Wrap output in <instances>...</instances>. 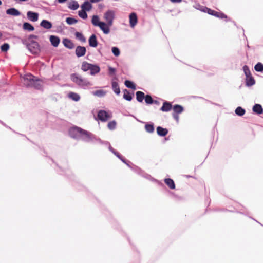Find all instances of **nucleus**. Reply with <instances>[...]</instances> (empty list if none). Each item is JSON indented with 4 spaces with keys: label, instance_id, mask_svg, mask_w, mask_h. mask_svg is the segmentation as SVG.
Instances as JSON below:
<instances>
[{
    "label": "nucleus",
    "instance_id": "nucleus-1",
    "mask_svg": "<svg viewBox=\"0 0 263 263\" xmlns=\"http://www.w3.org/2000/svg\"><path fill=\"white\" fill-rule=\"evenodd\" d=\"M69 134L71 137L76 139L81 138L86 142H89L97 140L101 142L100 139H97L92 134L79 127H75L71 128L69 130Z\"/></svg>",
    "mask_w": 263,
    "mask_h": 263
},
{
    "label": "nucleus",
    "instance_id": "nucleus-2",
    "mask_svg": "<svg viewBox=\"0 0 263 263\" xmlns=\"http://www.w3.org/2000/svg\"><path fill=\"white\" fill-rule=\"evenodd\" d=\"M23 83L26 87H33L36 89H41L43 82L30 73L25 74L23 78Z\"/></svg>",
    "mask_w": 263,
    "mask_h": 263
},
{
    "label": "nucleus",
    "instance_id": "nucleus-3",
    "mask_svg": "<svg viewBox=\"0 0 263 263\" xmlns=\"http://www.w3.org/2000/svg\"><path fill=\"white\" fill-rule=\"evenodd\" d=\"M70 78L73 82L84 89H86L92 85L91 83L87 79L83 78L77 73L71 74Z\"/></svg>",
    "mask_w": 263,
    "mask_h": 263
},
{
    "label": "nucleus",
    "instance_id": "nucleus-4",
    "mask_svg": "<svg viewBox=\"0 0 263 263\" xmlns=\"http://www.w3.org/2000/svg\"><path fill=\"white\" fill-rule=\"evenodd\" d=\"M92 24L95 26H98L104 34H107L110 32V29L106 23L103 22H100L98 15H93L91 20Z\"/></svg>",
    "mask_w": 263,
    "mask_h": 263
},
{
    "label": "nucleus",
    "instance_id": "nucleus-5",
    "mask_svg": "<svg viewBox=\"0 0 263 263\" xmlns=\"http://www.w3.org/2000/svg\"><path fill=\"white\" fill-rule=\"evenodd\" d=\"M23 43L32 54H37L40 52V48L37 42L35 41L27 42V40H24L23 41Z\"/></svg>",
    "mask_w": 263,
    "mask_h": 263
},
{
    "label": "nucleus",
    "instance_id": "nucleus-6",
    "mask_svg": "<svg viewBox=\"0 0 263 263\" xmlns=\"http://www.w3.org/2000/svg\"><path fill=\"white\" fill-rule=\"evenodd\" d=\"M115 11L110 9L107 10L104 13L103 18L106 22L105 23L107 25L108 28L110 29V27L112 25L114 20L115 18Z\"/></svg>",
    "mask_w": 263,
    "mask_h": 263
},
{
    "label": "nucleus",
    "instance_id": "nucleus-7",
    "mask_svg": "<svg viewBox=\"0 0 263 263\" xmlns=\"http://www.w3.org/2000/svg\"><path fill=\"white\" fill-rule=\"evenodd\" d=\"M111 113L105 110H100L98 113V117L101 121L105 122L111 118Z\"/></svg>",
    "mask_w": 263,
    "mask_h": 263
},
{
    "label": "nucleus",
    "instance_id": "nucleus-8",
    "mask_svg": "<svg viewBox=\"0 0 263 263\" xmlns=\"http://www.w3.org/2000/svg\"><path fill=\"white\" fill-rule=\"evenodd\" d=\"M129 24L132 28H134L138 22L137 16L136 13L133 12L129 16Z\"/></svg>",
    "mask_w": 263,
    "mask_h": 263
},
{
    "label": "nucleus",
    "instance_id": "nucleus-9",
    "mask_svg": "<svg viewBox=\"0 0 263 263\" xmlns=\"http://www.w3.org/2000/svg\"><path fill=\"white\" fill-rule=\"evenodd\" d=\"M86 52V49L85 47L78 46L76 49V54L78 57L84 56Z\"/></svg>",
    "mask_w": 263,
    "mask_h": 263
},
{
    "label": "nucleus",
    "instance_id": "nucleus-10",
    "mask_svg": "<svg viewBox=\"0 0 263 263\" xmlns=\"http://www.w3.org/2000/svg\"><path fill=\"white\" fill-rule=\"evenodd\" d=\"M27 16L28 18L32 22H36L37 21L39 18V14L37 13L33 12L30 11L27 13Z\"/></svg>",
    "mask_w": 263,
    "mask_h": 263
},
{
    "label": "nucleus",
    "instance_id": "nucleus-11",
    "mask_svg": "<svg viewBox=\"0 0 263 263\" xmlns=\"http://www.w3.org/2000/svg\"><path fill=\"white\" fill-rule=\"evenodd\" d=\"M88 42L90 46L96 47L98 45L96 36L95 34L91 35L88 40Z\"/></svg>",
    "mask_w": 263,
    "mask_h": 263
},
{
    "label": "nucleus",
    "instance_id": "nucleus-12",
    "mask_svg": "<svg viewBox=\"0 0 263 263\" xmlns=\"http://www.w3.org/2000/svg\"><path fill=\"white\" fill-rule=\"evenodd\" d=\"M6 13L8 15L15 16H19L21 14L20 11L14 8L7 9L6 10Z\"/></svg>",
    "mask_w": 263,
    "mask_h": 263
},
{
    "label": "nucleus",
    "instance_id": "nucleus-13",
    "mask_svg": "<svg viewBox=\"0 0 263 263\" xmlns=\"http://www.w3.org/2000/svg\"><path fill=\"white\" fill-rule=\"evenodd\" d=\"M68 7L71 10H76L79 7V5L77 1L71 0L69 2Z\"/></svg>",
    "mask_w": 263,
    "mask_h": 263
},
{
    "label": "nucleus",
    "instance_id": "nucleus-14",
    "mask_svg": "<svg viewBox=\"0 0 263 263\" xmlns=\"http://www.w3.org/2000/svg\"><path fill=\"white\" fill-rule=\"evenodd\" d=\"M92 6L91 4L88 1H85L81 6L82 9L84 10L85 11H89L91 10Z\"/></svg>",
    "mask_w": 263,
    "mask_h": 263
},
{
    "label": "nucleus",
    "instance_id": "nucleus-15",
    "mask_svg": "<svg viewBox=\"0 0 263 263\" xmlns=\"http://www.w3.org/2000/svg\"><path fill=\"white\" fill-rule=\"evenodd\" d=\"M50 41L52 46L57 47L60 43V39L56 36L51 35L50 37Z\"/></svg>",
    "mask_w": 263,
    "mask_h": 263
},
{
    "label": "nucleus",
    "instance_id": "nucleus-16",
    "mask_svg": "<svg viewBox=\"0 0 263 263\" xmlns=\"http://www.w3.org/2000/svg\"><path fill=\"white\" fill-rule=\"evenodd\" d=\"M41 26L46 29H49L52 28V24L49 21L43 20L40 23Z\"/></svg>",
    "mask_w": 263,
    "mask_h": 263
},
{
    "label": "nucleus",
    "instance_id": "nucleus-17",
    "mask_svg": "<svg viewBox=\"0 0 263 263\" xmlns=\"http://www.w3.org/2000/svg\"><path fill=\"white\" fill-rule=\"evenodd\" d=\"M68 97L70 99L76 102L79 101L80 99V95L78 93L73 92H70L68 94Z\"/></svg>",
    "mask_w": 263,
    "mask_h": 263
},
{
    "label": "nucleus",
    "instance_id": "nucleus-18",
    "mask_svg": "<svg viewBox=\"0 0 263 263\" xmlns=\"http://www.w3.org/2000/svg\"><path fill=\"white\" fill-rule=\"evenodd\" d=\"M253 111L255 113L259 115L263 112V109L261 105L256 104L253 107Z\"/></svg>",
    "mask_w": 263,
    "mask_h": 263
},
{
    "label": "nucleus",
    "instance_id": "nucleus-19",
    "mask_svg": "<svg viewBox=\"0 0 263 263\" xmlns=\"http://www.w3.org/2000/svg\"><path fill=\"white\" fill-rule=\"evenodd\" d=\"M157 134L160 136H165L167 134L168 130L166 128L158 126L157 128Z\"/></svg>",
    "mask_w": 263,
    "mask_h": 263
},
{
    "label": "nucleus",
    "instance_id": "nucleus-20",
    "mask_svg": "<svg viewBox=\"0 0 263 263\" xmlns=\"http://www.w3.org/2000/svg\"><path fill=\"white\" fill-rule=\"evenodd\" d=\"M109 149L111 152L114 154L118 158H119L123 162L126 164L128 166H129V164L126 163L125 160L119 154V153L116 152L110 145L109 146Z\"/></svg>",
    "mask_w": 263,
    "mask_h": 263
},
{
    "label": "nucleus",
    "instance_id": "nucleus-21",
    "mask_svg": "<svg viewBox=\"0 0 263 263\" xmlns=\"http://www.w3.org/2000/svg\"><path fill=\"white\" fill-rule=\"evenodd\" d=\"M63 43L66 47L69 49H72L74 47L73 43L68 39H64L63 40Z\"/></svg>",
    "mask_w": 263,
    "mask_h": 263
},
{
    "label": "nucleus",
    "instance_id": "nucleus-22",
    "mask_svg": "<svg viewBox=\"0 0 263 263\" xmlns=\"http://www.w3.org/2000/svg\"><path fill=\"white\" fill-rule=\"evenodd\" d=\"M111 85L112 88L114 92L117 95H119L120 93V89L118 83L116 81H112Z\"/></svg>",
    "mask_w": 263,
    "mask_h": 263
},
{
    "label": "nucleus",
    "instance_id": "nucleus-23",
    "mask_svg": "<svg viewBox=\"0 0 263 263\" xmlns=\"http://www.w3.org/2000/svg\"><path fill=\"white\" fill-rule=\"evenodd\" d=\"M172 106L171 104L167 102L163 103V106L161 108V110L163 111H168L172 109Z\"/></svg>",
    "mask_w": 263,
    "mask_h": 263
},
{
    "label": "nucleus",
    "instance_id": "nucleus-24",
    "mask_svg": "<svg viewBox=\"0 0 263 263\" xmlns=\"http://www.w3.org/2000/svg\"><path fill=\"white\" fill-rule=\"evenodd\" d=\"M89 70L90 71V74L94 75L96 73H98L100 71V69L98 66L91 64Z\"/></svg>",
    "mask_w": 263,
    "mask_h": 263
},
{
    "label": "nucleus",
    "instance_id": "nucleus-25",
    "mask_svg": "<svg viewBox=\"0 0 263 263\" xmlns=\"http://www.w3.org/2000/svg\"><path fill=\"white\" fill-rule=\"evenodd\" d=\"M255 84L254 78L251 76L246 77V84L247 86H251Z\"/></svg>",
    "mask_w": 263,
    "mask_h": 263
},
{
    "label": "nucleus",
    "instance_id": "nucleus-26",
    "mask_svg": "<svg viewBox=\"0 0 263 263\" xmlns=\"http://www.w3.org/2000/svg\"><path fill=\"white\" fill-rule=\"evenodd\" d=\"M173 109L174 111V114H181L183 111V107L180 105H175L173 106Z\"/></svg>",
    "mask_w": 263,
    "mask_h": 263
},
{
    "label": "nucleus",
    "instance_id": "nucleus-27",
    "mask_svg": "<svg viewBox=\"0 0 263 263\" xmlns=\"http://www.w3.org/2000/svg\"><path fill=\"white\" fill-rule=\"evenodd\" d=\"M106 93V91L102 89L92 92L93 95L99 97H103L105 96Z\"/></svg>",
    "mask_w": 263,
    "mask_h": 263
},
{
    "label": "nucleus",
    "instance_id": "nucleus-28",
    "mask_svg": "<svg viewBox=\"0 0 263 263\" xmlns=\"http://www.w3.org/2000/svg\"><path fill=\"white\" fill-rule=\"evenodd\" d=\"M164 182L170 189H174L175 188L174 182L172 179L170 178L165 179Z\"/></svg>",
    "mask_w": 263,
    "mask_h": 263
},
{
    "label": "nucleus",
    "instance_id": "nucleus-29",
    "mask_svg": "<svg viewBox=\"0 0 263 263\" xmlns=\"http://www.w3.org/2000/svg\"><path fill=\"white\" fill-rule=\"evenodd\" d=\"M23 28L24 30L29 31H33L34 30V27L29 23H24L23 25Z\"/></svg>",
    "mask_w": 263,
    "mask_h": 263
},
{
    "label": "nucleus",
    "instance_id": "nucleus-30",
    "mask_svg": "<svg viewBox=\"0 0 263 263\" xmlns=\"http://www.w3.org/2000/svg\"><path fill=\"white\" fill-rule=\"evenodd\" d=\"M136 99L139 102H142L145 98L144 93L142 91H137L136 93Z\"/></svg>",
    "mask_w": 263,
    "mask_h": 263
},
{
    "label": "nucleus",
    "instance_id": "nucleus-31",
    "mask_svg": "<svg viewBox=\"0 0 263 263\" xmlns=\"http://www.w3.org/2000/svg\"><path fill=\"white\" fill-rule=\"evenodd\" d=\"M145 129L148 133H153L154 131V127L153 124H146L145 125Z\"/></svg>",
    "mask_w": 263,
    "mask_h": 263
},
{
    "label": "nucleus",
    "instance_id": "nucleus-32",
    "mask_svg": "<svg viewBox=\"0 0 263 263\" xmlns=\"http://www.w3.org/2000/svg\"><path fill=\"white\" fill-rule=\"evenodd\" d=\"M236 114L239 116H242L245 114V110L241 107H238L235 111Z\"/></svg>",
    "mask_w": 263,
    "mask_h": 263
},
{
    "label": "nucleus",
    "instance_id": "nucleus-33",
    "mask_svg": "<svg viewBox=\"0 0 263 263\" xmlns=\"http://www.w3.org/2000/svg\"><path fill=\"white\" fill-rule=\"evenodd\" d=\"M91 65V64H89L86 62H84L82 63L81 69L84 71H87L88 70H89Z\"/></svg>",
    "mask_w": 263,
    "mask_h": 263
},
{
    "label": "nucleus",
    "instance_id": "nucleus-34",
    "mask_svg": "<svg viewBox=\"0 0 263 263\" xmlns=\"http://www.w3.org/2000/svg\"><path fill=\"white\" fill-rule=\"evenodd\" d=\"M125 86L129 88L135 90L136 89L135 85L129 80H126L124 83Z\"/></svg>",
    "mask_w": 263,
    "mask_h": 263
},
{
    "label": "nucleus",
    "instance_id": "nucleus-35",
    "mask_svg": "<svg viewBox=\"0 0 263 263\" xmlns=\"http://www.w3.org/2000/svg\"><path fill=\"white\" fill-rule=\"evenodd\" d=\"M78 15L81 18H82L84 20L86 19L88 17L86 11H85L84 10L82 9L81 10L79 11Z\"/></svg>",
    "mask_w": 263,
    "mask_h": 263
},
{
    "label": "nucleus",
    "instance_id": "nucleus-36",
    "mask_svg": "<svg viewBox=\"0 0 263 263\" xmlns=\"http://www.w3.org/2000/svg\"><path fill=\"white\" fill-rule=\"evenodd\" d=\"M124 92L123 98L127 101H131L132 96L130 93L126 89L124 90Z\"/></svg>",
    "mask_w": 263,
    "mask_h": 263
},
{
    "label": "nucleus",
    "instance_id": "nucleus-37",
    "mask_svg": "<svg viewBox=\"0 0 263 263\" xmlns=\"http://www.w3.org/2000/svg\"><path fill=\"white\" fill-rule=\"evenodd\" d=\"M254 69L256 71L262 72L263 71V64L258 62L255 65Z\"/></svg>",
    "mask_w": 263,
    "mask_h": 263
},
{
    "label": "nucleus",
    "instance_id": "nucleus-38",
    "mask_svg": "<svg viewBox=\"0 0 263 263\" xmlns=\"http://www.w3.org/2000/svg\"><path fill=\"white\" fill-rule=\"evenodd\" d=\"M66 22L69 25H73L74 24L77 23L78 22V21L74 18L67 17L66 19Z\"/></svg>",
    "mask_w": 263,
    "mask_h": 263
},
{
    "label": "nucleus",
    "instance_id": "nucleus-39",
    "mask_svg": "<svg viewBox=\"0 0 263 263\" xmlns=\"http://www.w3.org/2000/svg\"><path fill=\"white\" fill-rule=\"evenodd\" d=\"M201 10L204 12H207L208 14L213 15L214 14L215 11L211 10L207 7H204Z\"/></svg>",
    "mask_w": 263,
    "mask_h": 263
},
{
    "label": "nucleus",
    "instance_id": "nucleus-40",
    "mask_svg": "<svg viewBox=\"0 0 263 263\" xmlns=\"http://www.w3.org/2000/svg\"><path fill=\"white\" fill-rule=\"evenodd\" d=\"M75 35L76 37L78 38L81 41L85 42L86 39L81 33L77 32H76Z\"/></svg>",
    "mask_w": 263,
    "mask_h": 263
},
{
    "label": "nucleus",
    "instance_id": "nucleus-41",
    "mask_svg": "<svg viewBox=\"0 0 263 263\" xmlns=\"http://www.w3.org/2000/svg\"><path fill=\"white\" fill-rule=\"evenodd\" d=\"M145 102L148 104H152L154 102V100L152 97L148 95L145 97Z\"/></svg>",
    "mask_w": 263,
    "mask_h": 263
},
{
    "label": "nucleus",
    "instance_id": "nucleus-42",
    "mask_svg": "<svg viewBox=\"0 0 263 263\" xmlns=\"http://www.w3.org/2000/svg\"><path fill=\"white\" fill-rule=\"evenodd\" d=\"M107 126L110 130H114L116 128V122L115 121L109 122L108 123Z\"/></svg>",
    "mask_w": 263,
    "mask_h": 263
},
{
    "label": "nucleus",
    "instance_id": "nucleus-43",
    "mask_svg": "<svg viewBox=\"0 0 263 263\" xmlns=\"http://www.w3.org/2000/svg\"><path fill=\"white\" fill-rule=\"evenodd\" d=\"M243 70L246 75V77H248L251 75V72L248 66L245 65L243 67Z\"/></svg>",
    "mask_w": 263,
    "mask_h": 263
},
{
    "label": "nucleus",
    "instance_id": "nucleus-44",
    "mask_svg": "<svg viewBox=\"0 0 263 263\" xmlns=\"http://www.w3.org/2000/svg\"><path fill=\"white\" fill-rule=\"evenodd\" d=\"M111 51L113 54L116 57L119 56L120 54V50L116 47H113L111 49Z\"/></svg>",
    "mask_w": 263,
    "mask_h": 263
},
{
    "label": "nucleus",
    "instance_id": "nucleus-45",
    "mask_svg": "<svg viewBox=\"0 0 263 263\" xmlns=\"http://www.w3.org/2000/svg\"><path fill=\"white\" fill-rule=\"evenodd\" d=\"M1 50L3 52H6L9 49V45L7 43H5L1 47Z\"/></svg>",
    "mask_w": 263,
    "mask_h": 263
},
{
    "label": "nucleus",
    "instance_id": "nucleus-46",
    "mask_svg": "<svg viewBox=\"0 0 263 263\" xmlns=\"http://www.w3.org/2000/svg\"><path fill=\"white\" fill-rule=\"evenodd\" d=\"M116 72V69L114 68L109 67V74L110 75H114Z\"/></svg>",
    "mask_w": 263,
    "mask_h": 263
},
{
    "label": "nucleus",
    "instance_id": "nucleus-47",
    "mask_svg": "<svg viewBox=\"0 0 263 263\" xmlns=\"http://www.w3.org/2000/svg\"><path fill=\"white\" fill-rule=\"evenodd\" d=\"M37 36L34 35H30L29 37H28V41L27 42H30L32 41L31 40L32 39H37Z\"/></svg>",
    "mask_w": 263,
    "mask_h": 263
},
{
    "label": "nucleus",
    "instance_id": "nucleus-48",
    "mask_svg": "<svg viewBox=\"0 0 263 263\" xmlns=\"http://www.w3.org/2000/svg\"><path fill=\"white\" fill-rule=\"evenodd\" d=\"M174 118L176 120V121L178 122H179V116L177 114H174L173 115Z\"/></svg>",
    "mask_w": 263,
    "mask_h": 263
},
{
    "label": "nucleus",
    "instance_id": "nucleus-49",
    "mask_svg": "<svg viewBox=\"0 0 263 263\" xmlns=\"http://www.w3.org/2000/svg\"><path fill=\"white\" fill-rule=\"evenodd\" d=\"M227 17V16L224 14L220 12L219 14V18H223Z\"/></svg>",
    "mask_w": 263,
    "mask_h": 263
},
{
    "label": "nucleus",
    "instance_id": "nucleus-50",
    "mask_svg": "<svg viewBox=\"0 0 263 263\" xmlns=\"http://www.w3.org/2000/svg\"><path fill=\"white\" fill-rule=\"evenodd\" d=\"M220 12H217V11H215V13H214V14H213V16H215L216 17H219V14Z\"/></svg>",
    "mask_w": 263,
    "mask_h": 263
},
{
    "label": "nucleus",
    "instance_id": "nucleus-51",
    "mask_svg": "<svg viewBox=\"0 0 263 263\" xmlns=\"http://www.w3.org/2000/svg\"><path fill=\"white\" fill-rule=\"evenodd\" d=\"M173 3H180L182 0H170Z\"/></svg>",
    "mask_w": 263,
    "mask_h": 263
},
{
    "label": "nucleus",
    "instance_id": "nucleus-52",
    "mask_svg": "<svg viewBox=\"0 0 263 263\" xmlns=\"http://www.w3.org/2000/svg\"><path fill=\"white\" fill-rule=\"evenodd\" d=\"M67 0H58V2L59 3H63L64 2H65Z\"/></svg>",
    "mask_w": 263,
    "mask_h": 263
},
{
    "label": "nucleus",
    "instance_id": "nucleus-53",
    "mask_svg": "<svg viewBox=\"0 0 263 263\" xmlns=\"http://www.w3.org/2000/svg\"><path fill=\"white\" fill-rule=\"evenodd\" d=\"M15 1L19 2H26V1H27L28 0H15Z\"/></svg>",
    "mask_w": 263,
    "mask_h": 263
},
{
    "label": "nucleus",
    "instance_id": "nucleus-54",
    "mask_svg": "<svg viewBox=\"0 0 263 263\" xmlns=\"http://www.w3.org/2000/svg\"><path fill=\"white\" fill-rule=\"evenodd\" d=\"M153 103H155V104H158L159 103L158 101H156V100H155V101L154 100V102Z\"/></svg>",
    "mask_w": 263,
    "mask_h": 263
},
{
    "label": "nucleus",
    "instance_id": "nucleus-55",
    "mask_svg": "<svg viewBox=\"0 0 263 263\" xmlns=\"http://www.w3.org/2000/svg\"><path fill=\"white\" fill-rule=\"evenodd\" d=\"M99 7H103V5H102V4H100V5H99Z\"/></svg>",
    "mask_w": 263,
    "mask_h": 263
},
{
    "label": "nucleus",
    "instance_id": "nucleus-56",
    "mask_svg": "<svg viewBox=\"0 0 263 263\" xmlns=\"http://www.w3.org/2000/svg\"><path fill=\"white\" fill-rule=\"evenodd\" d=\"M2 4V1L0 0V6Z\"/></svg>",
    "mask_w": 263,
    "mask_h": 263
}]
</instances>
